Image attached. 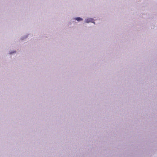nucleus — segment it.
I'll return each instance as SVG.
<instances>
[{"mask_svg": "<svg viewBox=\"0 0 157 157\" xmlns=\"http://www.w3.org/2000/svg\"><path fill=\"white\" fill-rule=\"evenodd\" d=\"M94 20V19L93 18H88L84 20V21L85 22L88 23L90 22H92Z\"/></svg>", "mask_w": 157, "mask_h": 157, "instance_id": "f257e3e1", "label": "nucleus"}, {"mask_svg": "<svg viewBox=\"0 0 157 157\" xmlns=\"http://www.w3.org/2000/svg\"><path fill=\"white\" fill-rule=\"evenodd\" d=\"M16 52V51H9V54L10 55H12L13 54L15 53Z\"/></svg>", "mask_w": 157, "mask_h": 157, "instance_id": "7ed1b4c3", "label": "nucleus"}, {"mask_svg": "<svg viewBox=\"0 0 157 157\" xmlns=\"http://www.w3.org/2000/svg\"><path fill=\"white\" fill-rule=\"evenodd\" d=\"M91 23H93L94 24V25L95 24V22H94V21H93L92 22H91Z\"/></svg>", "mask_w": 157, "mask_h": 157, "instance_id": "0eeeda50", "label": "nucleus"}, {"mask_svg": "<svg viewBox=\"0 0 157 157\" xmlns=\"http://www.w3.org/2000/svg\"><path fill=\"white\" fill-rule=\"evenodd\" d=\"M28 35H26L24 36L23 37H22L21 38V40H24L25 39L27 38L28 37Z\"/></svg>", "mask_w": 157, "mask_h": 157, "instance_id": "39448f33", "label": "nucleus"}, {"mask_svg": "<svg viewBox=\"0 0 157 157\" xmlns=\"http://www.w3.org/2000/svg\"><path fill=\"white\" fill-rule=\"evenodd\" d=\"M74 20H75L77 21L78 22H80L81 21H83V19L82 18H81L79 17H76L74 18L73 19Z\"/></svg>", "mask_w": 157, "mask_h": 157, "instance_id": "f03ea898", "label": "nucleus"}, {"mask_svg": "<svg viewBox=\"0 0 157 157\" xmlns=\"http://www.w3.org/2000/svg\"><path fill=\"white\" fill-rule=\"evenodd\" d=\"M28 35H26L24 36L23 37H22L21 38V40H24L25 39L27 38L28 37Z\"/></svg>", "mask_w": 157, "mask_h": 157, "instance_id": "20e7f679", "label": "nucleus"}, {"mask_svg": "<svg viewBox=\"0 0 157 157\" xmlns=\"http://www.w3.org/2000/svg\"><path fill=\"white\" fill-rule=\"evenodd\" d=\"M28 35H26L24 36L23 37H22L21 38V40H24L25 39L27 38L28 37Z\"/></svg>", "mask_w": 157, "mask_h": 157, "instance_id": "423d86ee", "label": "nucleus"}]
</instances>
